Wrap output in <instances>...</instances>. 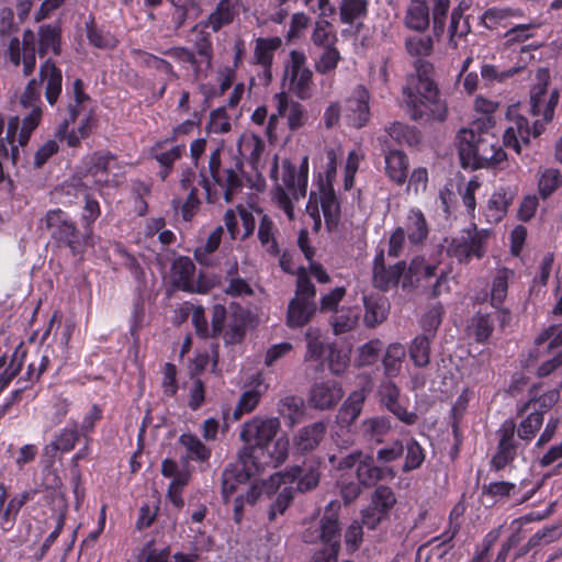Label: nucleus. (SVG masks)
<instances>
[{
  "label": "nucleus",
  "instance_id": "20e7f679",
  "mask_svg": "<svg viewBox=\"0 0 562 562\" xmlns=\"http://www.w3.org/2000/svg\"><path fill=\"white\" fill-rule=\"evenodd\" d=\"M61 71L52 59H47L40 68V81L32 79L21 97L24 108L33 105L40 97V87L46 82L45 95L50 104H54L61 92Z\"/></svg>",
  "mask_w": 562,
  "mask_h": 562
},
{
  "label": "nucleus",
  "instance_id": "2eb2a0df",
  "mask_svg": "<svg viewBox=\"0 0 562 562\" xmlns=\"http://www.w3.org/2000/svg\"><path fill=\"white\" fill-rule=\"evenodd\" d=\"M515 436V424L508 422L504 424L501 430V438L498 442V449L496 454L492 458V467L495 470L504 469L508 463H510L516 454V447L514 442Z\"/></svg>",
  "mask_w": 562,
  "mask_h": 562
},
{
  "label": "nucleus",
  "instance_id": "680f3d73",
  "mask_svg": "<svg viewBox=\"0 0 562 562\" xmlns=\"http://www.w3.org/2000/svg\"><path fill=\"white\" fill-rule=\"evenodd\" d=\"M41 113L40 108H34L31 113L24 117L18 138L20 146H25L29 143L32 132L40 123Z\"/></svg>",
  "mask_w": 562,
  "mask_h": 562
},
{
  "label": "nucleus",
  "instance_id": "aec40b11",
  "mask_svg": "<svg viewBox=\"0 0 562 562\" xmlns=\"http://www.w3.org/2000/svg\"><path fill=\"white\" fill-rule=\"evenodd\" d=\"M316 313V303H308L292 299L288 306L286 325L290 328H301L314 317Z\"/></svg>",
  "mask_w": 562,
  "mask_h": 562
},
{
  "label": "nucleus",
  "instance_id": "ea45409f",
  "mask_svg": "<svg viewBox=\"0 0 562 562\" xmlns=\"http://www.w3.org/2000/svg\"><path fill=\"white\" fill-rule=\"evenodd\" d=\"M408 238L412 243H418L427 236L426 220L420 211H411L407 216Z\"/></svg>",
  "mask_w": 562,
  "mask_h": 562
},
{
  "label": "nucleus",
  "instance_id": "4c0bfd02",
  "mask_svg": "<svg viewBox=\"0 0 562 562\" xmlns=\"http://www.w3.org/2000/svg\"><path fill=\"white\" fill-rule=\"evenodd\" d=\"M179 441L186 447L191 459L201 462L209 460L211 450L196 436L183 434L180 436Z\"/></svg>",
  "mask_w": 562,
  "mask_h": 562
},
{
  "label": "nucleus",
  "instance_id": "a19ab883",
  "mask_svg": "<svg viewBox=\"0 0 562 562\" xmlns=\"http://www.w3.org/2000/svg\"><path fill=\"white\" fill-rule=\"evenodd\" d=\"M57 498L59 499V503H60V508L58 510V517H57V525H56L55 530L50 532V535L46 538V540L42 544L41 554L37 558L38 560L43 558V555L47 552V550L53 544V542L58 538V536L60 535V532L64 528V525H65L66 514L68 512V503H67L65 494L59 493L57 495Z\"/></svg>",
  "mask_w": 562,
  "mask_h": 562
},
{
  "label": "nucleus",
  "instance_id": "79ce46f5",
  "mask_svg": "<svg viewBox=\"0 0 562 562\" xmlns=\"http://www.w3.org/2000/svg\"><path fill=\"white\" fill-rule=\"evenodd\" d=\"M312 77L308 68L291 72V90L302 100L310 98Z\"/></svg>",
  "mask_w": 562,
  "mask_h": 562
},
{
  "label": "nucleus",
  "instance_id": "09e8293b",
  "mask_svg": "<svg viewBox=\"0 0 562 562\" xmlns=\"http://www.w3.org/2000/svg\"><path fill=\"white\" fill-rule=\"evenodd\" d=\"M366 12V0H342V4L340 7V18L344 23L351 24L356 19L364 15Z\"/></svg>",
  "mask_w": 562,
  "mask_h": 562
},
{
  "label": "nucleus",
  "instance_id": "13d9d810",
  "mask_svg": "<svg viewBox=\"0 0 562 562\" xmlns=\"http://www.w3.org/2000/svg\"><path fill=\"white\" fill-rule=\"evenodd\" d=\"M339 59V52L333 46H326L323 48V52L321 53L318 60L315 64V69L319 74H327L328 71L336 68Z\"/></svg>",
  "mask_w": 562,
  "mask_h": 562
},
{
  "label": "nucleus",
  "instance_id": "de8ad7c7",
  "mask_svg": "<svg viewBox=\"0 0 562 562\" xmlns=\"http://www.w3.org/2000/svg\"><path fill=\"white\" fill-rule=\"evenodd\" d=\"M195 267L193 262L187 257L178 258L172 265V272L175 277V281L178 285H182L187 288L189 284Z\"/></svg>",
  "mask_w": 562,
  "mask_h": 562
},
{
  "label": "nucleus",
  "instance_id": "f03ea898",
  "mask_svg": "<svg viewBox=\"0 0 562 562\" xmlns=\"http://www.w3.org/2000/svg\"><path fill=\"white\" fill-rule=\"evenodd\" d=\"M340 503L331 501L319 518L318 525L308 527L302 537L306 543L323 542L329 548L340 550L341 526L339 522Z\"/></svg>",
  "mask_w": 562,
  "mask_h": 562
},
{
  "label": "nucleus",
  "instance_id": "8fccbe9b",
  "mask_svg": "<svg viewBox=\"0 0 562 562\" xmlns=\"http://www.w3.org/2000/svg\"><path fill=\"white\" fill-rule=\"evenodd\" d=\"M272 229V221L267 215H263L259 224L258 238L261 245L267 247L268 252L277 255L279 252V247L274 239Z\"/></svg>",
  "mask_w": 562,
  "mask_h": 562
},
{
  "label": "nucleus",
  "instance_id": "58836bf2",
  "mask_svg": "<svg viewBox=\"0 0 562 562\" xmlns=\"http://www.w3.org/2000/svg\"><path fill=\"white\" fill-rule=\"evenodd\" d=\"M307 350L305 360H321L325 353V344L322 340V333L318 328L310 327L305 333Z\"/></svg>",
  "mask_w": 562,
  "mask_h": 562
},
{
  "label": "nucleus",
  "instance_id": "a878e982",
  "mask_svg": "<svg viewBox=\"0 0 562 562\" xmlns=\"http://www.w3.org/2000/svg\"><path fill=\"white\" fill-rule=\"evenodd\" d=\"M408 161L406 155L397 149H390L385 155V171L389 178L397 184H403L407 178Z\"/></svg>",
  "mask_w": 562,
  "mask_h": 562
},
{
  "label": "nucleus",
  "instance_id": "0eeeda50",
  "mask_svg": "<svg viewBox=\"0 0 562 562\" xmlns=\"http://www.w3.org/2000/svg\"><path fill=\"white\" fill-rule=\"evenodd\" d=\"M281 423L274 418L256 417L244 424L240 438L247 443L245 448H260L267 446L277 436Z\"/></svg>",
  "mask_w": 562,
  "mask_h": 562
},
{
  "label": "nucleus",
  "instance_id": "338daca9",
  "mask_svg": "<svg viewBox=\"0 0 562 562\" xmlns=\"http://www.w3.org/2000/svg\"><path fill=\"white\" fill-rule=\"evenodd\" d=\"M315 285L311 282L308 277L305 274L299 276L296 280V291L294 299L308 303H315Z\"/></svg>",
  "mask_w": 562,
  "mask_h": 562
},
{
  "label": "nucleus",
  "instance_id": "c9c22d12",
  "mask_svg": "<svg viewBox=\"0 0 562 562\" xmlns=\"http://www.w3.org/2000/svg\"><path fill=\"white\" fill-rule=\"evenodd\" d=\"M404 451H406V456L402 471L407 473L420 468L425 460V452L415 439H408L404 443Z\"/></svg>",
  "mask_w": 562,
  "mask_h": 562
},
{
  "label": "nucleus",
  "instance_id": "4be33fe9",
  "mask_svg": "<svg viewBox=\"0 0 562 562\" xmlns=\"http://www.w3.org/2000/svg\"><path fill=\"white\" fill-rule=\"evenodd\" d=\"M366 394L362 390L352 392L339 408L336 419L344 427L351 426L361 414Z\"/></svg>",
  "mask_w": 562,
  "mask_h": 562
},
{
  "label": "nucleus",
  "instance_id": "c03bdc74",
  "mask_svg": "<svg viewBox=\"0 0 562 562\" xmlns=\"http://www.w3.org/2000/svg\"><path fill=\"white\" fill-rule=\"evenodd\" d=\"M543 424V411L530 413L519 425L517 434L522 440H530Z\"/></svg>",
  "mask_w": 562,
  "mask_h": 562
},
{
  "label": "nucleus",
  "instance_id": "2f4dec72",
  "mask_svg": "<svg viewBox=\"0 0 562 562\" xmlns=\"http://www.w3.org/2000/svg\"><path fill=\"white\" fill-rule=\"evenodd\" d=\"M283 183L292 199L297 201L306 194L307 175H297L295 167L288 166L283 173Z\"/></svg>",
  "mask_w": 562,
  "mask_h": 562
},
{
  "label": "nucleus",
  "instance_id": "052dcab7",
  "mask_svg": "<svg viewBox=\"0 0 562 562\" xmlns=\"http://www.w3.org/2000/svg\"><path fill=\"white\" fill-rule=\"evenodd\" d=\"M220 181L221 183H216L217 186H220L221 188H224L225 189V192H224V199L226 202H232L233 200V194L240 190L241 187H243V182L240 180V178L238 177L237 172L232 169V168H228L225 170V177H220Z\"/></svg>",
  "mask_w": 562,
  "mask_h": 562
},
{
  "label": "nucleus",
  "instance_id": "5fc2aeb1",
  "mask_svg": "<svg viewBox=\"0 0 562 562\" xmlns=\"http://www.w3.org/2000/svg\"><path fill=\"white\" fill-rule=\"evenodd\" d=\"M114 159V156L110 153H94L90 158V167L88 172L97 178L98 182H106V179H102L99 176L108 173L109 165Z\"/></svg>",
  "mask_w": 562,
  "mask_h": 562
},
{
  "label": "nucleus",
  "instance_id": "774afa93",
  "mask_svg": "<svg viewBox=\"0 0 562 562\" xmlns=\"http://www.w3.org/2000/svg\"><path fill=\"white\" fill-rule=\"evenodd\" d=\"M404 453V443L402 440H394L389 446L380 449L376 452V461L381 463H390L397 460Z\"/></svg>",
  "mask_w": 562,
  "mask_h": 562
},
{
  "label": "nucleus",
  "instance_id": "dca6fc26",
  "mask_svg": "<svg viewBox=\"0 0 562 562\" xmlns=\"http://www.w3.org/2000/svg\"><path fill=\"white\" fill-rule=\"evenodd\" d=\"M364 305V325L369 328H374L382 324L389 315L391 304L384 295H366L363 296Z\"/></svg>",
  "mask_w": 562,
  "mask_h": 562
},
{
  "label": "nucleus",
  "instance_id": "ddd939ff",
  "mask_svg": "<svg viewBox=\"0 0 562 562\" xmlns=\"http://www.w3.org/2000/svg\"><path fill=\"white\" fill-rule=\"evenodd\" d=\"M344 392L336 381L315 383L308 395V403L313 408L325 411L337 405Z\"/></svg>",
  "mask_w": 562,
  "mask_h": 562
},
{
  "label": "nucleus",
  "instance_id": "c85d7f7f",
  "mask_svg": "<svg viewBox=\"0 0 562 562\" xmlns=\"http://www.w3.org/2000/svg\"><path fill=\"white\" fill-rule=\"evenodd\" d=\"M432 334H422L414 338L408 352L414 364L419 368L427 367L430 362V342Z\"/></svg>",
  "mask_w": 562,
  "mask_h": 562
},
{
  "label": "nucleus",
  "instance_id": "473e14b6",
  "mask_svg": "<svg viewBox=\"0 0 562 562\" xmlns=\"http://www.w3.org/2000/svg\"><path fill=\"white\" fill-rule=\"evenodd\" d=\"M391 429L390 420L386 417H372L362 422L361 432L370 441L381 442L382 437Z\"/></svg>",
  "mask_w": 562,
  "mask_h": 562
},
{
  "label": "nucleus",
  "instance_id": "423d86ee",
  "mask_svg": "<svg viewBox=\"0 0 562 562\" xmlns=\"http://www.w3.org/2000/svg\"><path fill=\"white\" fill-rule=\"evenodd\" d=\"M321 457H310L303 461L302 465H293L277 476L283 482H294L297 480L296 491L306 493L315 490L321 480Z\"/></svg>",
  "mask_w": 562,
  "mask_h": 562
},
{
  "label": "nucleus",
  "instance_id": "f257e3e1",
  "mask_svg": "<svg viewBox=\"0 0 562 562\" xmlns=\"http://www.w3.org/2000/svg\"><path fill=\"white\" fill-rule=\"evenodd\" d=\"M407 112L414 121H439L442 122L447 115V106L439 97V90L422 91L403 90Z\"/></svg>",
  "mask_w": 562,
  "mask_h": 562
},
{
  "label": "nucleus",
  "instance_id": "49530a36",
  "mask_svg": "<svg viewBox=\"0 0 562 562\" xmlns=\"http://www.w3.org/2000/svg\"><path fill=\"white\" fill-rule=\"evenodd\" d=\"M508 274L509 271L507 269H502L493 279L491 303L494 307H498L507 295Z\"/></svg>",
  "mask_w": 562,
  "mask_h": 562
},
{
  "label": "nucleus",
  "instance_id": "f8f14e48",
  "mask_svg": "<svg viewBox=\"0 0 562 562\" xmlns=\"http://www.w3.org/2000/svg\"><path fill=\"white\" fill-rule=\"evenodd\" d=\"M258 471L250 462L229 463L222 473V496L227 503L228 497L236 491L239 484L246 483Z\"/></svg>",
  "mask_w": 562,
  "mask_h": 562
},
{
  "label": "nucleus",
  "instance_id": "603ef678",
  "mask_svg": "<svg viewBox=\"0 0 562 562\" xmlns=\"http://www.w3.org/2000/svg\"><path fill=\"white\" fill-rule=\"evenodd\" d=\"M471 334L476 342H484L493 331V324L488 315L477 314L473 316L470 325Z\"/></svg>",
  "mask_w": 562,
  "mask_h": 562
},
{
  "label": "nucleus",
  "instance_id": "7ed1b4c3",
  "mask_svg": "<svg viewBox=\"0 0 562 562\" xmlns=\"http://www.w3.org/2000/svg\"><path fill=\"white\" fill-rule=\"evenodd\" d=\"M42 223L58 245L69 247L74 254L85 244L86 237L77 229L69 215L60 209L48 211Z\"/></svg>",
  "mask_w": 562,
  "mask_h": 562
},
{
  "label": "nucleus",
  "instance_id": "864d4df0",
  "mask_svg": "<svg viewBox=\"0 0 562 562\" xmlns=\"http://www.w3.org/2000/svg\"><path fill=\"white\" fill-rule=\"evenodd\" d=\"M294 498L293 487H283L277 495L276 499L271 503L268 512L270 521L276 520L277 515H282L290 506Z\"/></svg>",
  "mask_w": 562,
  "mask_h": 562
},
{
  "label": "nucleus",
  "instance_id": "a18cd8bd",
  "mask_svg": "<svg viewBox=\"0 0 562 562\" xmlns=\"http://www.w3.org/2000/svg\"><path fill=\"white\" fill-rule=\"evenodd\" d=\"M206 27H199V36L194 42L195 54L204 60L207 69L212 67L213 45L211 35L205 31Z\"/></svg>",
  "mask_w": 562,
  "mask_h": 562
},
{
  "label": "nucleus",
  "instance_id": "a211bd4d",
  "mask_svg": "<svg viewBox=\"0 0 562 562\" xmlns=\"http://www.w3.org/2000/svg\"><path fill=\"white\" fill-rule=\"evenodd\" d=\"M415 69L416 75L408 77L407 85L403 90H417L418 93L422 91L439 90L432 80L434 66L431 63L419 58L415 61Z\"/></svg>",
  "mask_w": 562,
  "mask_h": 562
},
{
  "label": "nucleus",
  "instance_id": "f3484780",
  "mask_svg": "<svg viewBox=\"0 0 562 562\" xmlns=\"http://www.w3.org/2000/svg\"><path fill=\"white\" fill-rule=\"evenodd\" d=\"M276 98L278 101V115L288 119V125L291 131H295L306 123L307 115L301 103L289 100L285 93H279Z\"/></svg>",
  "mask_w": 562,
  "mask_h": 562
},
{
  "label": "nucleus",
  "instance_id": "b1692460",
  "mask_svg": "<svg viewBox=\"0 0 562 562\" xmlns=\"http://www.w3.org/2000/svg\"><path fill=\"white\" fill-rule=\"evenodd\" d=\"M430 23L427 0H412L407 8L405 25L414 31L424 32Z\"/></svg>",
  "mask_w": 562,
  "mask_h": 562
},
{
  "label": "nucleus",
  "instance_id": "e2e57ef3",
  "mask_svg": "<svg viewBox=\"0 0 562 562\" xmlns=\"http://www.w3.org/2000/svg\"><path fill=\"white\" fill-rule=\"evenodd\" d=\"M358 324V316L350 311H341L331 319V326L335 335H340L352 330Z\"/></svg>",
  "mask_w": 562,
  "mask_h": 562
},
{
  "label": "nucleus",
  "instance_id": "4468645a",
  "mask_svg": "<svg viewBox=\"0 0 562 562\" xmlns=\"http://www.w3.org/2000/svg\"><path fill=\"white\" fill-rule=\"evenodd\" d=\"M480 154L472 169L495 168L507 159L506 153L498 144L496 136L488 132L482 135Z\"/></svg>",
  "mask_w": 562,
  "mask_h": 562
},
{
  "label": "nucleus",
  "instance_id": "0e129e2a",
  "mask_svg": "<svg viewBox=\"0 0 562 562\" xmlns=\"http://www.w3.org/2000/svg\"><path fill=\"white\" fill-rule=\"evenodd\" d=\"M260 394L258 391L250 390L245 392L235 408L233 416L234 419H239L243 414L252 412L259 403Z\"/></svg>",
  "mask_w": 562,
  "mask_h": 562
},
{
  "label": "nucleus",
  "instance_id": "39448f33",
  "mask_svg": "<svg viewBox=\"0 0 562 562\" xmlns=\"http://www.w3.org/2000/svg\"><path fill=\"white\" fill-rule=\"evenodd\" d=\"M289 454V440L278 438L260 448H243L238 453L240 462H250L259 472L266 467L277 468L282 464Z\"/></svg>",
  "mask_w": 562,
  "mask_h": 562
},
{
  "label": "nucleus",
  "instance_id": "69168bd1",
  "mask_svg": "<svg viewBox=\"0 0 562 562\" xmlns=\"http://www.w3.org/2000/svg\"><path fill=\"white\" fill-rule=\"evenodd\" d=\"M406 48L413 56H428L432 52V40L429 36H414L406 41Z\"/></svg>",
  "mask_w": 562,
  "mask_h": 562
},
{
  "label": "nucleus",
  "instance_id": "e433bc0d",
  "mask_svg": "<svg viewBox=\"0 0 562 562\" xmlns=\"http://www.w3.org/2000/svg\"><path fill=\"white\" fill-rule=\"evenodd\" d=\"M321 204L323 209V213L326 220V223H335L339 217V203L336 199V194L331 187L321 188Z\"/></svg>",
  "mask_w": 562,
  "mask_h": 562
},
{
  "label": "nucleus",
  "instance_id": "393cba45",
  "mask_svg": "<svg viewBox=\"0 0 562 562\" xmlns=\"http://www.w3.org/2000/svg\"><path fill=\"white\" fill-rule=\"evenodd\" d=\"M369 94L363 88H359L357 97L347 100V110L350 123L355 127H362L369 120Z\"/></svg>",
  "mask_w": 562,
  "mask_h": 562
},
{
  "label": "nucleus",
  "instance_id": "f704fd0d",
  "mask_svg": "<svg viewBox=\"0 0 562 562\" xmlns=\"http://www.w3.org/2000/svg\"><path fill=\"white\" fill-rule=\"evenodd\" d=\"M471 31L468 19H462V14L458 11H452L450 25H449V46L457 49L459 40L464 38Z\"/></svg>",
  "mask_w": 562,
  "mask_h": 562
},
{
  "label": "nucleus",
  "instance_id": "5701e85b",
  "mask_svg": "<svg viewBox=\"0 0 562 562\" xmlns=\"http://www.w3.org/2000/svg\"><path fill=\"white\" fill-rule=\"evenodd\" d=\"M249 311L243 308L239 305L232 306L231 319L228 329L224 334L226 344L240 342L245 336L246 325L249 322Z\"/></svg>",
  "mask_w": 562,
  "mask_h": 562
},
{
  "label": "nucleus",
  "instance_id": "6e6552de",
  "mask_svg": "<svg viewBox=\"0 0 562 562\" xmlns=\"http://www.w3.org/2000/svg\"><path fill=\"white\" fill-rule=\"evenodd\" d=\"M484 237L477 232L474 225L472 229H467L461 235L452 238L448 245L447 252L456 258L460 263H467L472 257L482 258L484 255Z\"/></svg>",
  "mask_w": 562,
  "mask_h": 562
},
{
  "label": "nucleus",
  "instance_id": "bf43d9fd",
  "mask_svg": "<svg viewBox=\"0 0 562 562\" xmlns=\"http://www.w3.org/2000/svg\"><path fill=\"white\" fill-rule=\"evenodd\" d=\"M87 37L91 45L98 48H112L116 45V40L111 35H103L95 29L93 20L86 23Z\"/></svg>",
  "mask_w": 562,
  "mask_h": 562
},
{
  "label": "nucleus",
  "instance_id": "7c9ffc66",
  "mask_svg": "<svg viewBox=\"0 0 562 562\" xmlns=\"http://www.w3.org/2000/svg\"><path fill=\"white\" fill-rule=\"evenodd\" d=\"M385 133L398 145L407 144L408 146H415L420 142V134L414 127L401 122H393L385 127Z\"/></svg>",
  "mask_w": 562,
  "mask_h": 562
},
{
  "label": "nucleus",
  "instance_id": "9d476101",
  "mask_svg": "<svg viewBox=\"0 0 562 562\" xmlns=\"http://www.w3.org/2000/svg\"><path fill=\"white\" fill-rule=\"evenodd\" d=\"M395 503L396 498L391 487L378 486L371 496L370 505L362 510V524L369 529H374Z\"/></svg>",
  "mask_w": 562,
  "mask_h": 562
},
{
  "label": "nucleus",
  "instance_id": "37998d69",
  "mask_svg": "<svg viewBox=\"0 0 562 562\" xmlns=\"http://www.w3.org/2000/svg\"><path fill=\"white\" fill-rule=\"evenodd\" d=\"M223 232L224 231L222 226L216 227L207 237L205 245L201 248L195 249L194 257L198 260V262L205 266H209L211 263L209 255L214 252L218 248Z\"/></svg>",
  "mask_w": 562,
  "mask_h": 562
},
{
  "label": "nucleus",
  "instance_id": "1a4fd4ad",
  "mask_svg": "<svg viewBox=\"0 0 562 562\" xmlns=\"http://www.w3.org/2000/svg\"><path fill=\"white\" fill-rule=\"evenodd\" d=\"M327 432V424L323 420L305 425L296 430L292 437V453L294 457H315Z\"/></svg>",
  "mask_w": 562,
  "mask_h": 562
},
{
  "label": "nucleus",
  "instance_id": "6e6d98bb",
  "mask_svg": "<svg viewBox=\"0 0 562 562\" xmlns=\"http://www.w3.org/2000/svg\"><path fill=\"white\" fill-rule=\"evenodd\" d=\"M561 184V173L557 169H547L539 180V193L543 199L548 198Z\"/></svg>",
  "mask_w": 562,
  "mask_h": 562
},
{
  "label": "nucleus",
  "instance_id": "72a5a7b5",
  "mask_svg": "<svg viewBox=\"0 0 562 562\" xmlns=\"http://www.w3.org/2000/svg\"><path fill=\"white\" fill-rule=\"evenodd\" d=\"M513 201V195L504 190L495 192L488 201L486 216L490 221L498 222L507 212Z\"/></svg>",
  "mask_w": 562,
  "mask_h": 562
},
{
  "label": "nucleus",
  "instance_id": "9b49d317",
  "mask_svg": "<svg viewBox=\"0 0 562 562\" xmlns=\"http://www.w3.org/2000/svg\"><path fill=\"white\" fill-rule=\"evenodd\" d=\"M485 134H488V131L482 128H462L458 133L456 143L462 167H473L481 150L482 135Z\"/></svg>",
  "mask_w": 562,
  "mask_h": 562
},
{
  "label": "nucleus",
  "instance_id": "4d7b16f0",
  "mask_svg": "<svg viewBox=\"0 0 562 562\" xmlns=\"http://www.w3.org/2000/svg\"><path fill=\"white\" fill-rule=\"evenodd\" d=\"M382 349V342L379 339L371 340L362 345L358 350V364L360 367L373 364Z\"/></svg>",
  "mask_w": 562,
  "mask_h": 562
},
{
  "label": "nucleus",
  "instance_id": "6ab92c4d",
  "mask_svg": "<svg viewBox=\"0 0 562 562\" xmlns=\"http://www.w3.org/2000/svg\"><path fill=\"white\" fill-rule=\"evenodd\" d=\"M235 12L231 0H220L215 10L202 21L192 26L191 32L195 33L199 27H211L213 32L220 31L223 26L234 21Z\"/></svg>",
  "mask_w": 562,
  "mask_h": 562
},
{
  "label": "nucleus",
  "instance_id": "3c124183",
  "mask_svg": "<svg viewBox=\"0 0 562 562\" xmlns=\"http://www.w3.org/2000/svg\"><path fill=\"white\" fill-rule=\"evenodd\" d=\"M432 3V31L440 37L445 31V23L450 5V0H430Z\"/></svg>",
  "mask_w": 562,
  "mask_h": 562
},
{
  "label": "nucleus",
  "instance_id": "bb28decb",
  "mask_svg": "<svg viewBox=\"0 0 562 562\" xmlns=\"http://www.w3.org/2000/svg\"><path fill=\"white\" fill-rule=\"evenodd\" d=\"M385 470L375 463L373 456L366 454L357 467V477L363 486H372L384 479Z\"/></svg>",
  "mask_w": 562,
  "mask_h": 562
},
{
  "label": "nucleus",
  "instance_id": "cd10ccee",
  "mask_svg": "<svg viewBox=\"0 0 562 562\" xmlns=\"http://www.w3.org/2000/svg\"><path fill=\"white\" fill-rule=\"evenodd\" d=\"M405 271V261H400L393 266L380 269L379 271H373V285L382 291H387L391 286L397 285Z\"/></svg>",
  "mask_w": 562,
  "mask_h": 562
},
{
  "label": "nucleus",
  "instance_id": "412c9836",
  "mask_svg": "<svg viewBox=\"0 0 562 562\" xmlns=\"http://www.w3.org/2000/svg\"><path fill=\"white\" fill-rule=\"evenodd\" d=\"M38 48L41 57L45 56L49 49L55 55L61 53V27L58 23L41 25L38 29Z\"/></svg>",
  "mask_w": 562,
  "mask_h": 562
},
{
  "label": "nucleus",
  "instance_id": "c756f323",
  "mask_svg": "<svg viewBox=\"0 0 562 562\" xmlns=\"http://www.w3.org/2000/svg\"><path fill=\"white\" fill-rule=\"evenodd\" d=\"M405 357L406 350L403 345L398 342L389 345L382 359L385 375L396 376L401 372Z\"/></svg>",
  "mask_w": 562,
  "mask_h": 562
}]
</instances>
